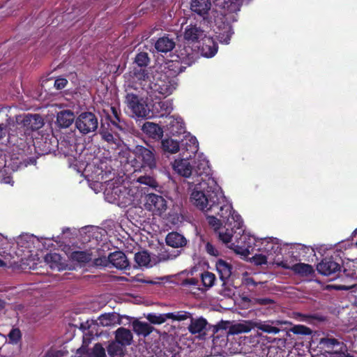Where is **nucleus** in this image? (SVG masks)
I'll list each match as a JSON object with an SVG mask.
<instances>
[{
  "mask_svg": "<svg viewBox=\"0 0 357 357\" xmlns=\"http://www.w3.org/2000/svg\"><path fill=\"white\" fill-rule=\"evenodd\" d=\"M242 2L243 0H222V4L229 13H236L240 10Z\"/></svg>",
  "mask_w": 357,
  "mask_h": 357,
  "instance_id": "nucleus-36",
  "label": "nucleus"
},
{
  "mask_svg": "<svg viewBox=\"0 0 357 357\" xmlns=\"http://www.w3.org/2000/svg\"><path fill=\"white\" fill-rule=\"evenodd\" d=\"M185 126L181 118L174 116L162 117L158 122V141L162 139L165 132L167 137L176 136L184 132Z\"/></svg>",
  "mask_w": 357,
  "mask_h": 357,
  "instance_id": "nucleus-4",
  "label": "nucleus"
},
{
  "mask_svg": "<svg viewBox=\"0 0 357 357\" xmlns=\"http://www.w3.org/2000/svg\"><path fill=\"white\" fill-rule=\"evenodd\" d=\"M173 317V312L160 314L158 315V325L165 323L168 319H171L172 321Z\"/></svg>",
  "mask_w": 357,
  "mask_h": 357,
  "instance_id": "nucleus-59",
  "label": "nucleus"
},
{
  "mask_svg": "<svg viewBox=\"0 0 357 357\" xmlns=\"http://www.w3.org/2000/svg\"><path fill=\"white\" fill-rule=\"evenodd\" d=\"M68 84V80L65 78L59 77L54 81V86L57 90L63 89Z\"/></svg>",
  "mask_w": 357,
  "mask_h": 357,
  "instance_id": "nucleus-61",
  "label": "nucleus"
},
{
  "mask_svg": "<svg viewBox=\"0 0 357 357\" xmlns=\"http://www.w3.org/2000/svg\"><path fill=\"white\" fill-rule=\"evenodd\" d=\"M195 172V174L198 176H201L202 182L199 183V187H196L194 190H197L202 192H206L204 189L208 187V179L212 178L211 175V168L208 165V161L206 160H201L195 162V165L192 168V172Z\"/></svg>",
  "mask_w": 357,
  "mask_h": 357,
  "instance_id": "nucleus-9",
  "label": "nucleus"
},
{
  "mask_svg": "<svg viewBox=\"0 0 357 357\" xmlns=\"http://www.w3.org/2000/svg\"><path fill=\"white\" fill-rule=\"evenodd\" d=\"M137 181L140 183L149 185V186H151L152 188H155L156 187V181H155V180L153 178L151 177V176H140V177L138 178Z\"/></svg>",
  "mask_w": 357,
  "mask_h": 357,
  "instance_id": "nucleus-55",
  "label": "nucleus"
},
{
  "mask_svg": "<svg viewBox=\"0 0 357 357\" xmlns=\"http://www.w3.org/2000/svg\"><path fill=\"white\" fill-rule=\"evenodd\" d=\"M137 116L146 119H151L154 116V111L151 109L147 105L139 102L138 107L132 111Z\"/></svg>",
  "mask_w": 357,
  "mask_h": 357,
  "instance_id": "nucleus-34",
  "label": "nucleus"
},
{
  "mask_svg": "<svg viewBox=\"0 0 357 357\" xmlns=\"http://www.w3.org/2000/svg\"><path fill=\"white\" fill-rule=\"evenodd\" d=\"M232 34L233 31L231 28L230 26H228L226 31L219 33V35L218 36V38L221 43L227 45L230 42Z\"/></svg>",
  "mask_w": 357,
  "mask_h": 357,
  "instance_id": "nucleus-48",
  "label": "nucleus"
},
{
  "mask_svg": "<svg viewBox=\"0 0 357 357\" xmlns=\"http://www.w3.org/2000/svg\"><path fill=\"white\" fill-rule=\"evenodd\" d=\"M183 287H189L190 291L194 294H197V291H199V280L195 278H187L184 280L181 283Z\"/></svg>",
  "mask_w": 357,
  "mask_h": 357,
  "instance_id": "nucleus-41",
  "label": "nucleus"
},
{
  "mask_svg": "<svg viewBox=\"0 0 357 357\" xmlns=\"http://www.w3.org/2000/svg\"><path fill=\"white\" fill-rule=\"evenodd\" d=\"M107 261H109L114 267L119 269L126 268L128 265V260L126 255L120 251H116L111 253L107 258L101 257L94 260V264L96 266H105Z\"/></svg>",
  "mask_w": 357,
  "mask_h": 357,
  "instance_id": "nucleus-10",
  "label": "nucleus"
},
{
  "mask_svg": "<svg viewBox=\"0 0 357 357\" xmlns=\"http://www.w3.org/2000/svg\"><path fill=\"white\" fill-rule=\"evenodd\" d=\"M218 45L211 39L208 38L202 47V54L207 58L213 57L218 52Z\"/></svg>",
  "mask_w": 357,
  "mask_h": 357,
  "instance_id": "nucleus-32",
  "label": "nucleus"
},
{
  "mask_svg": "<svg viewBox=\"0 0 357 357\" xmlns=\"http://www.w3.org/2000/svg\"><path fill=\"white\" fill-rule=\"evenodd\" d=\"M273 324H275V326L271 325L269 324L264 323V324H259L258 326V329L267 333H273V334H277L279 333L280 331L284 332L282 330L279 328L277 326L282 325V324H289V322L287 321H273Z\"/></svg>",
  "mask_w": 357,
  "mask_h": 357,
  "instance_id": "nucleus-31",
  "label": "nucleus"
},
{
  "mask_svg": "<svg viewBox=\"0 0 357 357\" xmlns=\"http://www.w3.org/2000/svg\"><path fill=\"white\" fill-rule=\"evenodd\" d=\"M208 187L204 189L206 192L197 190H193L190 195V200L193 205L207 213H214L218 215L224 225L229 228L234 227V234L243 232L242 229L243 220L241 215L236 213L225 197L220 187L213 178L208 179Z\"/></svg>",
  "mask_w": 357,
  "mask_h": 357,
  "instance_id": "nucleus-1",
  "label": "nucleus"
},
{
  "mask_svg": "<svg viewBox=\"0 0 357 357\" xmlns=\"http://www.w3.org/2000/svg\"><path fill=\"white\" fill-rule=\"evenodd\" d=\"M253 262L256 265H264L267 264V257L263 255H255L253 257Z\"/></svg>",
  "mask_w": 357,
  "mask_h": 357,
  "instance_id": "nucleus-60",
  "label": "nucleus"
},
{
  "mask_svg": "<svg viewBox=\"0 0 357 357\" xmlns=\"http://www.w3.org/2000/svg\"><path fill=\"white\" fill-rule=\"evenodd\" d=\"M320 348L329 354H338L342 351L344 344L334 337H324L319 341Z\"/></svg>",
  "mask_w": 357,
  "mask_h": 357,
  "instance_id": "nucleus-14",
  "label": "nucleus"
},
{
  "mask_svg": "<svg viewBox=\"0 0 357 357\" xmlns=\"http://www.w3.org/2000/svg\"><path fill=\"white\" fill-rule=\"evenodd\" d=\"M253 303L259 305H268L273 304L275 302L273 299L268 298H257L254 299Z\"/></svg>",
  "mask_w": 357,
  "mask_h": 357,
  "instance_id": "nucleus-57",
  "label": "nucleus"
},
{
  "mask_svg": "<svg viewBox=\"0 0 357 357\" xmlns=\"http://www.w3.org/2000/svg\"><path fill=\"white\" fill-rule=\"evenodd\" d=\"M291 332L295 335H300V336H310L313 331L311 328L309 327H307L304 325H294L293 327H291L289 331H286L287 335H289V333Z\"/></svg>",
  "mask_w": 357,
  "mask_h": 357,
  "instance_id": "nucleus-35",
  "label": "nucleus"
},
{
  "mask_svg": "<svg viewBox=\"0 0 357 357\" xmlns=\"http://www.w3.org/2000/svg\"><path fill=\"white\" fill-rule=\"evenodd\" d=\"M141 154L144 160L151 165V162L153 161V153L152 151L148 149L143 148L141 149Z\"/></svg>",
  "mask_w": 357,
  "mask_h": 357,
  "instance_id": "nucleus-54",
  "label": "nucleus"
},
{
  "mask_svg": "<svg viewBox=\"0 0 357 357\" xmlns=\"http://www.w3.org/2000/svg\"><path fill=\"white\" fill-rule=\"evenodd\" d=\"M73 260L79 263H86L92 259L91 255L83 251H77L72 253Z\"/></svg>",
  "mask_w": 357,
  "mask_h": 357,
  "instance_id": "nucleus-42",
  "label": "nucleus"
},
{
  "mask_svg": "<svg viewBox=\"0 0 357 357\" xmlns=\"http://www.w3.org/2000/svg\"><path fill=\"white\" fill-rule=\"evenodd\" d=\"M179 254V251H177L176 253H175V252L169 251L166 249L163 243H160V241H158V262L173 259Z\"/></svg>",
  "mask_w": 357,
  "mask_h": 357,
  "instance_id": "nucleus-27",
  "label": "nucleus"
},
{
  "mask_svg": "<svg viewBox=\"0 0 357 357\" xmlns=\"http://www.w3.org/2000/svg\"><path fill=\"white\" fill-rule=\"evenodd\" d=\"M92 355L93 357H106L105 349L101 344L97 343L93 347Z\"/></svg>",
  "mask_w": 357,
  "mask_h": 357,
  "instance_id": "nucleus-53",
  "label": "nucleus"
},
{
  "mask_svg": "<svg viewBox=\"0 0 357 357\" xmlns=\"http://www.w3.org/2000/svg\"><path fill=\"white\" fill-rule=\"evenodd\" d=\"M262 247L259 249L268 255H278L281 252L280 244L276 238H265L261 241Z\"/></svg>",
  "mask_w": 357,
  "mask_h": 357,
  "instance_id": "nucleus-18",
  "label": "nucleus"
},
{
  "mask_svg": "<svg viewBox=\"0 0 357 357\" xmlns=\"http://www.w3.org/2000/svg\"><path fill=\"white\" fill-rule=\"evenodd\" d=\"M112 111V114L114 115V119H111V123L115 126L116 127L121 128V126L119 125V123L120 122L119 117L118 116L117 110L114 107L111 108Z\"/></svg>",
  "mask_w": 357,
  "mask_h": 357,
  "instance_id": "nucleus-62",
  "label": "nucleus"
},
{
  "mask_svg": "<svg viewBox=\"0 0 357 357\" xmlns=\"http://www.w3.org/2000/svg\"><path fill=\"white\" fill-rule=\"evenodd\" d=\"M144 132L155 138L156 136V123L153 122H146L142 126Z\"/></svg>",
  "mask_w": 357,
  "mask_h": 357,
  "instance_id": "nucleus-49",
  "label": "nucleus"
},
{
  "mask_svg": "<svg viewBox=\"0 0 357 357\" xmlns=\"http://www.w3.org/2000/svg\"><path fill=\"white\" fill-rule=\"evenodd\" d=\"M167 209V201L163 197L158 195V215L162 217L167 221L166 224H176L179 219L178 215L174 213L172 214L171 211L165 213Z\"/></svg>",
  "mask_w": 357,
  "mask_h": 357,
  "instance_id": "nucleus-12",
  "label": "nucleus"
},
{
  "mask_svg": "<svg viewBox=\"0 0 357 357\" xmlns=\"http://www.w3.org/2000/svg\"><path fill=\"white\" fill-rule=\"evenodd\" d=\"M289 354V351L282 349L278 346H270L268 347L266 356L267 357H287Z\"/></svg>",
  "mask_w": 357,
  "mask_h": 357,
  "instance_id": "nucleus-37",
  "label": "nucleus"
},
{
  "mask_svg": "<svg viewBox=\"0 0 357 357\" xmlns=\"http://www.w3.org/2000/svg\"><path fill=\"white\" fill-rule=\"evenodd\" d=\"M214 213L207 215L208 225L213 227L215 231L218 233L219 239L224 243L228 244L232 238H234V227L229 228L227 225L222 226L224 222L218 219Z\"/></svg>",
  "mask_w": 357,
  "mask_h": 357,
  "instance_id": "nucleus-6",
  "label": "nucleus"
},
{
  "mask_svg": "<svg viewBox=\"0 0 357 357\" xmlns=\"http://www.w3.org/2000/svg\"><path fill=\"white\" fill-rule=\"evenodd\" d=\"M204 36V30L197 24H189L184 31V39L190 43L199 42Z\"/></svg>",
  "mask_w": 357,
  "mask_h": 357,
  "instance_id": "nucleus-17",
  "label": "nucleus"
},
{
  "mask_svg": "<svg viewBox=\"0 0 357 357\" xmlns=\"http://www.w3.org/2000/svg\"><path fill=\"white\" fill-rule=\"evenodd\" d=\"M149 61L148 55L145 52L138 54L135 59V62L140 67L147 65Z\"/></svg>",
  "mask_w": 357,
  "mask_h": 357,
  "instance_id": "nucleus-52",
  "label": "nucleus"
},
{
  "mask_svg": "<svg viewBox=\"0 0 357 357\" xmlns=\"http://www.w3.org/2000/svg\"><path fill=\"white\" fill-rule=\"evenodd\" d=\"M297 317H299L300 321L307 322H310L312 320H317L319 321H323L325 320V318L323 316L317 314H311L297 313Z\"/></svg>",
  "mask_w": 357,
  "mask_h": 357,
  "instance_id": "nucleus-46",
  "label": "nucleus"
},
{
  "mask_svg": "<svg viewBox=\"0 0 357 357\" xmlns=\"http://www.w3.org/2000/svg\"><path fill=\"white\" fill-rule=\"evenodd\" d=\"M233 239V238H231ZM235 241L231 240L228 245V248L234 251L235 253L247 257L250 254V249L252 248L254 241L251 237L244 233L237 234L235 236Z\"/></svg>",
  "mask_w": 357,
  "mask_h": 357,
  "instance_id": "nucleus-8",
  "label": "nucleus"
},
{
  "mask_svg": "<svg viewBox=\"0 0 357 357\" xmlns=\"http://www.w3.org/2000/svg\"><path fill=\"white\" fill-rule=\"evenodd\" d=\"M182 150L188 153L187 156L192 157L195 155L199 149V144L195 137L190 136L185 140H182L181 143Z\"/></svg>",
  "mask_w": 357,
  "mask_h": 357,
  "instance_id": "nucleus-23",
  "label": "nucleus"
},
{
  "mask_svg": "<svg viewBox=\"0 0 357 357\" xmlns=\"http://www.w3.org/2000/svg\"><path fill=\"white\" fill-rule=\"evenodd\" d=\"M133 331L138 335L146 337L153 330L154 328L151 325L150 323L141 321L139 320H135L132 323Z\"/></svg>",
  "mask_w": 357,
  "mask_h": 357,
  "instance_id": "nucleus-24",
  "label": "nucleus"
},
{
  "mask_svg": "<svg viewBox=\"0 0 357 357\" xmlns=\"http://www.w3.org/2000/svg\"><path fill=\"white\" fill-rule=\"evenodd\" d=\"M205 250L206 252L211 256L217 257L219 255V251L210 242L206 244Z\"/></svg>",
  "mask_w": 357,
  "mask_h": 357,
  "instance_id": "nucleus-58",
  "label": "nucleus"
},
{
  "mask_svg": "<svg viewBox=\"0 0 357 357\" xmlns=\"http://www.w3.org/2000/svg\"><path fill=\"white\" fill-rule=\"evenodd\" d=\"M171 137L162 139L161 147L165 153H175L180 150L181 146L177 139H173Z\"/></svg>",
  "mask_w": 357,
  "mask_h": 357,
  "instance_id": "nucleus-26",
  "label": "nucleus"
},
{
  "mask_svg": "<svg viewBox=\"0 0 357 357\" xmlns=\"http://www.w3.org/2000/svg\"><path fill=\"white\" fill-rule=\"evenodd\" d=\"M107 351L110 357H124L126 354L125 347L114 340L109 342Z\"/></svg>",
  "mask_w": 357,
  "mask_h": 357,
  "instance_id": "nucleus-28",
  "label": "nucleus"
},
{
  "mask_svg": "<svg viewBox=\"0 0 357 357\" xmlns=\"http://www.w3.org/2000/svg\"><path fill=\"white\" fill-rule=\"evenodd\" d=\"M215 275L208 271H206L202 274V282L203 285L206 287H211L215 282Z\"/></svg>",
  "mask_w": 357,
  "mask_h": 357,
  "instance_id": "nucleus-45",
  "label": "nucleus"
},
{
  "mask_svg": "<svg viewBox=\"0 0 357 357\" xmlns=\"http://www.w3.org/2000/svg\"><path fill=\"white\" fill-rule=\"evenodd\" d=\"M75 127L82 135L93 132L98 128V117L90 112H82L75 119Z\"/></svg>",
  "mask_w": 357,
  "mask_h": 357,
  "instance_id": "nucleus-5",
  "label": "nucleus"
},
{
  "mask_svg": "<svg viewBox=\"0 0 357 357\" xmlns=\"http://www.w3.org/2000/svg\"><path fill=\"white\" fill-rule=\"evenodd\" d=\"M98 321V324L102 326H111L119 324V317L115 313H108L100 315Z\"/></svg>",
  "mask_w": 357,
  "mask_h": 357,
  "instance_id": "nucleus-29",
  "label": "nucleus"
},
{
  "mask_svg": "<svg viewBox=\"0 0 357 357\" xmlns=\"http://www.w3.org/2000/svg\"><path fill=\"white\" fill-rule=\"evenodd\" d=\"M135 261L139 266L149 267L151 257L146 251L139 252L135 255Z\"/></svg>",
  "mask_w": 357,
  "mask_h": 357,
  "instance_id": "nucleus-38",
  "label": "nucleus"
},
{
  "mask_svg": "<svg viewBox=\"0 0 357 357\" xmlns=\"http://www.w3.org/2000/svg\"><path fill=\"white\" fill-rule=\"evenodd\" d=\"M60 260L61 257L56 253H50L46 255L45 257V262L50 266L52 269H60Z\"/></svg>",
  "mask_w": 357,
  "mask_h": 357,
  "instance_id": "nucleus-39",
  "label": "nucleus"
},
{
  "mask_svg": "<svg viewBox=\"0 0 357 357\" xmlns=\"http://www.w3.org/2000/svg\"><path fill=\"white\" fill-rule=\"evenodd\" d=\"M211 7V0H192L190 3L192 12L197 14L204 20L208 18Z\"/></svg>",
  "mask_w": 357,
  "mask_h": 357,
  "instance_id": "nucleus-15",
  "label": "nucleus"
},
{
  "mask_svg": "<svg viewBox=\"0 0 357 357\" xmlns=\"http://www.w3.org/2000/svg\"><path fill=\"white\" fill-rule=\"evenodd\" d=\"M102 138L108 143L116 144L117 139H115L112 133L108 131L103 130L100 132Z\"/></svg>",
  "mask_w": 357,
  "mask_h": 357,
  "instance_id": "nucleus-56",
  "label": "nucleus"
},
{
  "mask_svg": "<svg viewBox=\"0 0 357 357\" xmlns=\"http://www.w3.org/2000/svg\"><path fill=\"white\" fill-rule=\"evenodd\" d=\"M178 55L169 54L165 57L158 54V93L165 97L171 95L177 86V75L183 71Z\"/></svg>",
  "mask_w": 357,
  "mask_h": 357,
  "instance_id": "nucleus-2",
  "label": "nucleus"
},
{
  "mask_svg": "<svg viewBox=\"0 0 357 357\" xmlns=\"http://www.w3.org/2000/svg\"><path fill=\"white\" fill-rule=\"evenodd\" d=\"M144 208L154 212L156 209V195L153 193H149L145 197Z\"/></svg>",
  "mask_w": 357,
  "mask_h": 357,
  "instance_id": "nucleus-43",
  "label": "nucleus"
},
{
  "mask_svg": "<svg viewBox=\"0 0 357 357\" xmlns=\"http://www.w3.org/2000/svg\"><path fill=\"white\" fill-rule=\"evenodd\" d=\"M166 244L174 248H183L187 244V239L176 231L169 233L165 238Z\"/></svg>",
  "mask_w": 357,
  "mask_h": 357,
  "instance_id": "nucleus-19",
  "label": "nucleus"
},
{
  "mask_svg": "<svg viewBox=\"0 0 357 357\" xmlns=\"http://www.w3.org/2000/svg\"><path fill=\"white\" fill-rule=\"evenodd\" d=\"M220 278L225 283L231 275L232 266L223 259H218L215 264Z\"/></svg>",
  "mask_w": 357,
  "mask_h": 357,
  "instance_id": "nucleus-22",
  "label": "nucleus"
},
{
  "mask_svg": "<svg viewBox=\"0 0 357 357\" xmlns=\"http://www.w3.org/2000/svg\"><path fill=\"white\" fill-rule=\"evenodd\" d=\"M8 343L17 344L21 342L22 333L19 328H13L8 334Z\"/></svg>",
  "mask_w": 357,
  "mask_h": 357,
  "instance_id": "nucleus-44",
  "label": "nucleus"
},
{
  "mask_svg": "<svg viewBox=\"0 0 357 357\" xmlns=\"http://www.w3.org/2000/svg\"><path fill=\"white\" fill-rule=\"evenodd\" d=\"M158 105L160 107V110L158 109V114L160 113V115H158V117L160 119V120H162V117L171 116L170 114L173 110L172 100L167 99L162 101L160 100L158 102Z\"/></svg>",
  "mask_w": 357,
  "mask_h": 357,
  "instance_id": "nucleus-30",
  "label": "nucleus"
},
{
  "mask_svg": "<svg viewBox=\"0 0 357 357\" xmlns=\"http://www.w3.org/2000/svg\"><path fill=\"white\" fill-rule=\"evenodd\" d=\"M75 116L73 111L70 109L62 110L57 113L56 122L61 128H68L75 121Z\"/></svg>",
  "mask_w": 357,
  "mask_h": 357,
  "instance_id": "nucleus-20",
  "label": "nucleus"
},
{
  "mask_svg": "<svg viewBox=\"0 0 357 357\" xmlns=\"http://www.w3.org/2000/svg\"><path fill=\"white\" fill-rule=\"evenodd\" d=\"M172 321H183L192 317V314L185 311H178L173 312Z\"/></svg>",
  "mask_w": 357,
  "mask_h": 357,
  "instance_id": "nucleus-51",
  "label": "nucleus"
},
{
  "mask_svg": "<svg viewBox=\"0 0 357 357\" xmlns=\"http://www.w3.org/2000/svg\"><path fill=\"white\" fill-rule=\"evenodd\" d=\"M244 284L248 288L250 291H257L265 287L266 282H256L253 278H247L244 280Z\"/></svg>",
  "mask_w": 357,
  "mask_h": 357,
  "instance_id": "nucleus-40",
  "label": "nucleus"
},
{
  "mask_svg": "<svg viewBox=\"0 0 357 357\" xmlns=\"http://www.w3.org/2000/svg\"><path fill=\"white\" fill-rule=\"evenodd\" d=\"M175 47V42L172 38H169L168 36H163L158 38V54L165 53L171 54L172 51Z\"/></svg>",
  "mask_w": 357,
  "mask_h": 357,
  "instance_id": "nucleus-25",
  "label": "nucleus"
},
{
  "mask_svg": "<svg viewBox=\"0 0 357 357\" xmlns=\"http://www.w3.org/2000/svg\"><path fill=\"white\" fill-rule=\"evenodd\" d=\"M250 329L248 326L243 324H238L232 326L229 331V333L231 334H238L241 333H245L249 331Z\"/></svg>",
  "mask_w": 357,
  "mask_h": 357,
  "instance_id": "nucleus-50",
  "label": "nucleus"
},
{
  "mask_svg": "<svg viewBox=\"0 0 357 357\" xmlns=\"http://www.w3.org/2000/svg\"><path fill=\"white\" fill-rule=\"evenodd\" d=\"M179 349L172 335H163L158 342V357H180Z\"/></svg>",
  "mask_w": 357,
  "mask_h": 357,
  "instance_id": "nucleus-7",
  "label": "nucleus"
},
{
  "mask_svg": "<svg viewBox=\"0 0 357 357\" xmlns=\"http://www.w3.org/2000/svg\"><path fill=\"white\" fill-rule=\"evenodd\" d=\"M21 121L26 130H37L44 125L43 118L38 114H26Z\"/></svg>",
  "mask_w": 357,
  "mask_h": 357,
  "instance_id": "nucleus-16",
  "label": "nucleus"
},
{
  "mask_svg": "<svg viewBox=\"0 0 357 357\" xmlns=\"http://www.w3.org/2000/svg\"><path fill=\"white\" fill-rule=\"evenodd\" d=\"M62 353L60 351H51L47 354V357H61Z\"/></svg>",
  "mask_w": 357,
  "mask_h": 357,
  "instance_id": "nucleus-63",
  "label": "nucleus"
},
{
  "mask_svg": "<svg viewBox=\"0 0 357 357\" xmlns=\"http://www.w3.org/2000/svg\"><path fill=\"white\" fill-rule=\"evenodd\" d=\"M114 334V341L118 342L123 346L126 347L132 344L133 336L132 333L129 329L120 327L115 331Z\"/></svg>",
  "mask_w": 357,
  "mask_h": 357,
  "instance_id": "nucleus-21",
  "label": "nucleus"
},
{
  "mask_svg": "<svg viewBox=\"0 0 357 357\" xmlns=\"http://www.w3.org/2000/svg\"><path fill=\"white\" fill-rule=\"evenodd\" d=\"M87 351V349L85 347H82L77 350L75 357H82Z\"/></svg>",
  "mask_w": 357,
  "mask_h": 357,
  "instance_id": "nucleus-64",
  "label": "nucleus"
},
{
  "mask_svg": "<svg viewBox=\"0 0 357 357\" xmlns=\"http://www.w3.org/2000/svg\"><path fill=\"white\" fill-rule=\"evenodd\" d=\"M227 323L221 321L215 326L210 325L207 320L204 317L194 318L190 317V324L188 326L189 332L192 335L199 334L200 339L205 340L206 336L209 335L213 338V341L218 335L215 336L219 331L224 334L228 333L227 331Z\"/></svg>",
  "mask_w": 357,
  "mask_h": 357,
  "instance_id": "nucleus-3",
  "label": "nucleus"
},
{
  "mask_svg": "<svg viewBox=\"0 0 357 357\" xmlns=\"http://www.w3.org/2000/svg\"><path fill=\"white\" fill-rule=\"evenodd\" d=\"M317 270L323 275L330 276L340 273L341 265L333 257H326L317 264Z\"/></svg>",
  "mask_w": 357,
  "mask_h": 357,
  "instance_id": "nucleus-11",
  "label": "nucleus"
},
{
  "mask_svg": "<svg viewBox=\"0 0 357 357\" xmlns=\"http://www.w3.org/2000/svg\"><path fill=\"white\" fill-rule=\"evenodd\" d=\"M190 157L176 159L172 163L173 169L183 177H189L192 174V167L189 161Z\"/></svg>",
  "mask_w": 357,
  "mask_h": 357,
  "instance_id": "nucleus-13",
  "label": "nucleus"
},
{
  "mask_svg": "<svg viewBox=\"0 0 357 357\" xmlns=\"http://www.w3.org/2000/svg\"><path fill=\"white\" fill-rule=\"evenodd\" d=\"M291 271L301 276H309L314 273L312 266L304 263H298L292 265Z\"/></svg>",
  "mask_w": 357,
  "mask_h": 357,
  "instance_id": "nucleus-33",
  "label": "nucleus"
},
{
  "mask_svg": "<svg viewBox=\"0 0 357 357\" xmlns=\"http://www.w3.org/2000/svg\"><path fill=\"white\" fill-rule=\"evenodd\" d=\"M139 102L138 96L133 93H128L126 96V102L132 111L138 107Z\"/></svg>",
  "mask_w": 357,
  "mask_h": 357,
  "instance_id": "nucleus-47",
  "label": "nucleus"
}]
</instances>
